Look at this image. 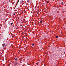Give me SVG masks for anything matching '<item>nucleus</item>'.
Masks as SVG:
<instances>
[{"label":"nucleus","mask_w":66,"mask_h":66,"mask_svg":"<svg viewBox=\"0 0 66 66\" xmlns=\"http://www.w3.org/2000/svg\"><path fill=\"white\" fill-rule=\"evenodd\" d=\"M18 64V62L17 61H15V62L14 63V66H16V65Z\"/></svg>","instance_id":"1"},{"label":"nucleus","mask_w":66,"mask_h":66,"mask_svg":"<svg viewBox=\"0 0 66 66\" xmlns=\"http://www.w3.org/2000/svg\"><path fill=\"white\" fill-rule=\"evenodd\" d=\"M2 46H5V43H4V44H3L2 45Z\"/></svg>","instance_id":"2"},{"label":"nucleus","mask_w":66,"mask_h":66,"mask_svg":"<svg viewBox=\"0 0 66 66\" xmlns=\"http://www.w3.org/2000/svg\"><path fill=\"white\" fill-rule=\"evenodd\" d=\"M40 23H42L43 22H42V21H40Z\"/></svg>","instance_id":"3"},{"label":"nucleus","mask_w":66,"mask_h":66,"mask_svg":"<svg viewBox=\"0 0 66 66\" xmlns=\"http://www.w3.org/2000/svg\"><path fill=\"white\" fill-rule=\"evenodd\" d=\"M32 46H34V44H33V43L32 44Z\"/></svg>","instance_id":"4"},{"label":"nucleus","mask_w":66,"mask_h":66,"mask_svg":"<svg viewBox=\"0 0 66 66\" xmlns=\"http://www.w3.org/2000/svg\"><path fill=\"white\" fill-rule=\"evenodd\" d=\"M63 4H64V3H63V2H61V4L63 5Z\"/></svg>","instance_id":"5"},{"label":"nucleus","mask_w":66,"mask_h":66,"mask_svg":"<svg viewBox=\"0 0 66 66\" xmlns=\"http://www.w3.org/2000/svg\"><path fill=\"white\" fill-rule=\"evenodd\" d=\"M15 61H17V58H15Z\"/></svg>","instance_id":"6"},{"label":"nucleus","mask_w":66,"mask_h":66,"mask_svg":"<svg viewBox=\"0 0 66 66\" xmlns=\"http://www.w3.org/2000/svg\"><path fill=\"white\" fill-rule=\"evenodd\" d=\"M56 38H58V36H56Z\"/></svg>","instance_id":"7"},{"label":"nucleus","mask_w":66,"mask_h":66,"mask_svg":"<svg viewBox=\"0 0 66 66\" xmlns=\"http://www.w3.org/2000/svg\"><path fill=\"white\" fill-rule=\"evenodd\" d=\"M27 2L28 3H29V1H27Z\"/></svg>","instance_id":"8"},{"label":"nucleus","mask_w":66,"mask_h":66,"mask_svg":"<svg viewBox=\"0 0 66 66\" xmlns=\"http://www.w3.org/2000/svg\"><path fill=\"white\" fill-rule=\"evenodd\" d=\"M13 24V23H12L11 24V25H12V24Z\"/></svg>","instance_id":"9"},{"label":"nucleus","mask_w":66,"mask_h":66,"mask_svg":"<svg viewBox=\"0 0 66 66\" xmlns=\"http://www.w3.org/2000/svg\"><path fill=\"white\" fill-rule=\"evenodd\" d=\"M46 2H47V3H49V2H48V1H46Z\"/></svg>","instance_id":"10"},{"label":"nucleus","mask_w":66,"mask_h":66,"mask_svg":"<svg viewBox=\"0 0 66 66\" xmlns=\"http://www.w3.org/2000/svg\"><path fill=\"white\" fill-rule=\"evenodd\" d=\"M15 14H16L15 13H14V15H15Z\"/></svg>","instance_id":"11"},{"label":"nucleus","mask_w":66,"mask_h":66,"mask_svg":"<svg viewBox=\"0 0 66 66\" xmlns=\"http://www.w3.org/2000/svg\"><path fill=\"white\" fill-rule=\"evenodd\" d=\"M18 4V2H17V3L16 4V5H17V4Z\"/></svg>","instance_id":"12"},{"label":"nucleus","mask_w":66,"mask_h":66,"mask_svg":"<svg viewBox=\"0 0 66 66\" xmlns=\"http://www.w3.org/2000/svg\"><path fill=\"white\" fill-rule=\"evenodd\" d=\"M18 2H19V1H18Z\"/></svg>","instance_id":"13"},{"label":"nucleus","mask_w":66,"mask_h":66,"mask_svg":"<svg viewBox=\"0 0 66 66\" xmlns=\"http://www.w3.org/2000/svg\"><path fill=\"white\" fill-rule=\"evenodd\" d=\"M18 1H19V0H18Z\"/></svg>","instance_id":"14"}]
</instances>
